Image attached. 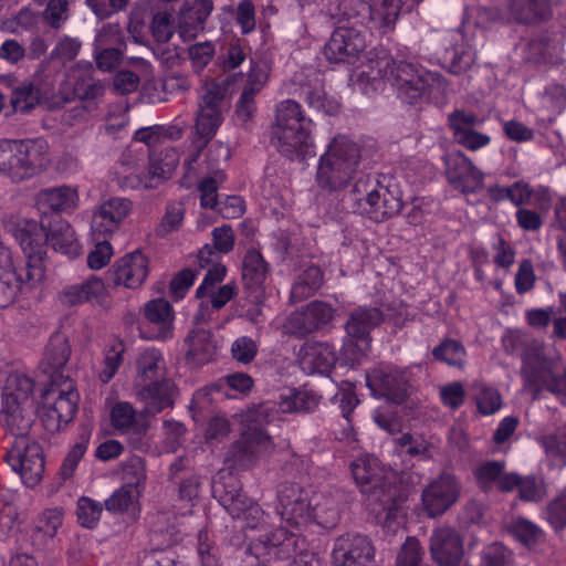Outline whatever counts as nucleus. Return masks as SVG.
<instances>
[{
  "label": "nucleus",
  "mask_w": 566,
  "mask_h": 566,
  "mask_svg": "<svg viewBox=\"0 0 566 566\" xmlns=\"http://www.w3.org/2000/svg\"><path fill=\"white\" fill-rule=\"evenodd\" d=\"M350 471L361 492L367 495L369 506L386 523L403 516L409 488L421 481L419 474L402 472L400 482L405 486H397L392 476L382 474L378 459L369 455L353 461Z\"/></svg>",
  "instance_id": "obj_1"
},
{
  "label": "nucleus",
  "mask_w": 566,
  "mask_h": 566,
  "mask_svg": "<svg viewBox=\"0 0 566 566\" xmlns=\"http://www.w3.org/2000/svg\"><path fill=\"white\" fill-rule=\"evenodd\" d=\"M378 64L382 78L396 90L403 103L415 105L438 98L447 91V82L440 73L406 61L382 60Z\"/></svg>",
  "instance_id": "obj_2"
},
{
  "label": "nucleus",
  "mask_w": 566,
  "mask_h": 566,
  "mask_svg": "<svg viewBox=\"0 0 566 566\" xmlns=\"http://www.w3.org/2000/svg\"><path fill=\"white\" fill-rule=\"evenodd\" d=\"M360 164L358 146L346 136H336L321 155L315 172L318 190L327 195L343 192L355 179Z\"/></svg>",
  "instance_id": "obj_3"
},
{
  "label": "nucleus",
  "mask_w": 566,
  "mask_h": 566,
  "mask_svg": "<svg viewBox=\"0 0 566 566\" xmlns=\"http://www.w3.org/2000/svg\"><path fill=\"white\" fill-rule=\"evenodd\" d=\"M312 127V119L303 114L297 102L282 101L275 109L272 143L283 156L290 159H304L306 156L314 155Z\"/></svg>",
  "instance_id": "obj_4"
},
{
  "label": "nucleus",
  "mask_w": 566,
  "mask_h": 566,
  "mask_svg": "<svg viewBox=\"0 0 566 566\" xmlns=\"http://www.w3.org/2000/svg\"><path fill=\"white\" fill-rule=\"evenodd\" d=\"M49 145L43 138L0 140V174L14 182L30 179L48 163Z\"/></svg>",
  "instance_id": "obj_5"
},
{
  "label": "nucleus",
  "mask_w": 566,
  "mask_h": 566,
  "mask_svg": "<svg viewBox=\"0 0 566 566\" xmlns=\"http://www.w3.org/2000/svg\"><path fill=\"white\" fill-rule=\"evenodd\" d=\"M350 196L357 205V211L375 222L386 221L399 213L402 208L399 191L370 175L360 176L355 180Z\"/></svg>",
  "instance_id": "obj_6"
},
{
  "label": "nucleus",
  "mask_w": 566,
  "mask_h": 566,
  "mask_svg": "<svg viewBox=\"0 0 566 566\" xmlns=\"http://www.w3.org/2000/svg\"><path fill=\"white\" fill-rule=\"evenodd\" d=\"M226 91L221 86L213 84L206 87L198 99V111L196 113V133L199 136L195 140L197 153L187 160L190 167L197 160L200 151L213 138L218 128L223 122V113L227 109L224 102Z\"/></svg>",
  "instance_id": "obj_7"
},
{
  "label": "nucleus",
  "mask_w": 566,
  "mask_h": 566,
  "mask_svg": "<svg viewBox=\"0 0 566 566\" xmlns=\"http://www.w3.org/2000/svg\"><path fill=\"white\" fill-rule=\"evenodd\" d=\"M4 459L19 473L27 486H35L44 473V457L41 446L29 437L14 438Z\"/></svg>",
  "instance_id": "obj_8"
},
{
  "label": "nucleus",
  "mask_w": 566,
  "mask_h": 566,
  "mask_svg": "<svg viewBox=\"0 0 566 566\" xmlns=\"http://www.w3.org/2000/svg\"><path fill=\"white\" fill-rule=\"evenodd\" d=\"M366 385L375 398L402 403L410 391L408 375L392 365H378L366 373Z\"/></svg>",
  "instance_id": "obj_9"
},
{
  "label": "nucleus",
  "mask_w": 566,
  "mask_h": 566,
  "mask_svg": "<svg viewBox=\"0 0 566 566\" xmlns=\"http://www.w3.org/2000/svg\"><path fill=\"white\" fill-rule=\"evenodd\" d=\"M461 482L457 475L443 471L421 493V504L428 517H437L449 511L461 496Z\"/></svg>",
  "instance_id": "obj_10"
},
{
  "label": "nucleus",
  "mask_w": 566,
  "mask_h": 566,
  "mask_svg": "<svg viewBox=\"0 0 566 566\" xmlns=\"http://www.w3.org/2000/svg\"><path fill=\"white\" fill-rule=\"evenodd\" d=\"M272 449L271 437L262 428L251 426L230 446L224 462L233 469H248Z\"/></svg>",
  "instance_id": "obj_11"
},
{
  "label": "nucleus",
  "mask_w": 566,
  "mask_h": 566,
  "mask_svg": "<svg viewBox=\"0 0 566 566\" xmlns=\"http://www.w3.org/2000/svg\"><path fill=\"white\" fill-rule=\"evenodd\" d=\"M214 496L233 518H243L245 526L255 528L263 518V510L250 497L242 493L238 481L216 483Z\"/></svg>",
  "instance_id": "obj_12"
},
{
  "label": "nucleus",
  "mask_w": 566,
  "mask_h": 566,
  "mask_svg": "<svg viewBox=\"0 0 566 566\" xmlns=\"http://www.w3.org/2000/svg\"><path fill=\"white\" fill-rule=\"evenodd\" d=\"M279 514L287 525L295 528L312 520V504L308 492L294 482L282 483L277 491Z\"/></svg>",
  "instance_id": "obj_13"
},
{
  "label": "nucleus",
  "mask_w": 566,
  "mask_h": 566,
  "mask_svg": "<svg viewBox=\"0 0 566 566\" xmlns=\"http://www.w3.org/2000/svg\"><path fill=\"white\" fill-rule=\"evenodd\" d=\"M335 315V308L323 301H313L301 311L293 312L286 319L285 328L291 335L303 338L325 329Z\"/></svg>",
  "instance_id": "obj_14"
},
{
  "label": "nucleus",
  "mask_w": 566,
  "mask_h": 566,
  "mask_svg": "<svg viewBox=\"0 0 566 566\" xmlns=\"http://www.w3.org/2000/svg\"><path fill=\"white\" fill-rule=\"evenodd\" d=\"M44 399L46 403L52 402L50 416L55 417L59 423L72 421L77 411L78 392L69 375L55 376L45 390Z\"/></svg>",
  "instance_id": "obj_15"
},
{
  "label": "nucleus",
  "mask_w": 566,
  "mask_h": 566,
  "mask_svg": "<svg viewBox=\"0 0 566 566\" xmlns=\"http://www.w3.org/2000/svg\"><path fill=\"white\" fill-rule=\"evenodd\" d=\"M446 176L454 189L463 193H475L483 187L484 175L472 160L461 151L443 156Z\"/></svg>",
  "instance_id": "obj_16"
},
{
  "label": "nucleus",
  "mask_w": 566,
  "mask_h": 566,
  "mask_svg": "<svg viewBox=\"0 0 566 566\" xmlns=\"http://www.w3.org/2000/svg\"><path fill=\"white\" fill-rule=\"evenodd\" d=\"M111 423L114 429L127 436L128 442L134 449L144 450L148 447L145 437L149 424L145 419L144 410L138 413L132 403L118 401L112 407Z\"/></svg>",
  "instance_id": "obj_17"
},
{
  "label": "nucleus",
  "mask_w": 566,
  "mask_h": 566,
  "mask_svg": "<svg viewBox=\"0 0 566 566\" xmlns=\"http://www.w3.org/2000/svg\"><path fill=\"white\" fill-rule=\"evenodd\" d=\"M448 123L454 142L468 150L476 151L491 142L489 135L478 130L484 119L474 113L455 109L448 115Z\"/></svg>",
  "instance_id": "obj_18"
},
{
  "label": "nucleus",
  "mask_w": 566,
  "mask_h": 566,
  "mask_svg": "<svg viewBox=\"0 0 566 566\" xmlns=\"http://www.w3.org/2000/svg\"><path fill=\"white\" fill-rule=\"evenodd\" d=\"M148 275V260L136 250L120 258L105 274L108 285L137 289Z\"/></svg>",
  "instance_id": "obj_19"
},
{
  "label": "nucleus",
  "mask_w": 566,
  "mask_h": 566,
  "mask_svg": "<svg viewBox=\"0 0 566 566\" xmlns=\"http://www.w3.org/2000/svg\"><path fill=\"white\" fill-rule=\"evenodd\" d=\"M333 566H369L374 557L370 541L360 534H345L335 539Z\"/></svg>",
  "instance_id": "obj_20"
},
{
  "label": "nucleus",
  "mask_w": 566,
  "mask_h": 566,
  "mask_svg": "<svg viewBox=\"0 0 566 566\" xmlns=\"http://www.w3.org/2000/svg\"><path fill=\"white\" fill-rule=\"evenodd\" d=\"M132 210V202L126 198L114 197L102 202L92 217V235H111L116 232Z\"/></svg>",
  "instance_id": "obj_21"
},
{
  "label": "nucleus",
  "mask_w": 566,
  "mask_h": 566,
  "mask_svg": "<svg viewBox=\"0 0 566 566\" xmlns=\"http://www.w3.org/2000/svg\"><path fill=\"white\" fill-rule=\"evenodd\" d=\"M366 46L365 36L355 27H339L333 33L325 46L328 61L339 63L357 56Z\"/></svg>",
  "instance_id": "obj_22"
},
{
  "label": "nucleus",
  "mask_w": 566,
  "mask_h": 566,
  "mask_svg": "<svg viewBox=\"0 0 566 566\" xmlns=\"http://www.w3.org/2000/svg\"><path fill=\"white\" fill-rule=\"evenodd\" d=\"M430 552L439 566H459L463 557L462 541L452 527H440L430 537Z\"/></svg>",
  "instance_id": "obj_23"
},
{
  "label": "nucleus",
  "mask_w": 566,
  "mask_h": 566,
  "mask_svg": "<svg viewBox=\"0 0 566 566\" xmlns=\"http://www.w3.org/2000/svg\"><path fill=\"white\" fill-rule=\"evenodd\" d=\"M144 314L149 328L143 332L146 338L166 340L172 337L174 310L168 301L165 298L149 301L145 305Z\"/></svg>",
  "instance_id": "obj_24"
},
{
  "label": "nucleus",
  "mask_w": 566,
  "mask_h": 566,
  "mask_svg": "<svg viewBox=\"0 0 566 566\" xmlns=\"http://www.w3.org/2000/svg\"><path fill=\"white\" fill-rule=\"evenodd\" d=\"M300 363L308 373L329 371L338 360L336 348L327 342H306L298 353Z\"/></svg>",
  "instance_id": "obj_25"
},
{
  "label": "nucleus",
  "mask_w": 566,
  "mask_h": 566,
  "mask_svg": "<svg viewBox=\"0 0 566 566\" xmlns=\"http://www.w3.org/2000/svg\"><path fill=\"white\" fill-rule=\"evenodd\" d=\"M60 301L66 306H76L85 302H95L106 306L107 294L105 283L95 275H92L82 283L65 286L60 294Z\"/></svg>",
  "instance_id": "obj_26"
},
{
  "label": "nucleus",
  "mask_w": 566,
  "mask_h": 566,
  "mask_svg": "<svg viewBox=\"0 0 566 566\" xmlns=\"http://www.w3.org/2000/svg\"><path fill=\"white\" fill-rule=\"evenodd\" d=\"M268 78V72L263 66L252 64L248 73L247 83L237 103V117L242 123L248 122L254 116L256 111L255 96L263 90Z\"/></svg>",
  "instance_id": "obj_27"
},
{
  "label": "nucleus",
  "mask_w": 566,
  "mask_h": 566,
  "mask_svg": "<svg viewBox=\"0 0 566 566\" xmlns=\"http://www.w3.org/2000/svg\"><path fill=\"white\" fill-rule=\"evenodd\" d=\"M385 319L384 313L371 306H358L348 313L345 322L346 335L366 343H371L370 332Z\"/></svg>",
  "instance_id": "obj_28"
},
{
  "label": "nucleus",
  "mask_w": 566,
  "mask_h": 566,
  "mask_svg": "<svg viewBox=\"0 0 566 566\" xmlns=\"http://www.w3.org/2000/svg\"><path fill=\"white\" fill-rule=\"evenodd\" d=\"M135 390L145 405L143 410L146 416H155L174 403L175 385L170 379H161Z\"/></svg>",
  "instance_id": "obj_29"
},
{
  "label": "nucleus",
  "mask_w": 566,
  "mask_h": 566,
  "mask_svg": "<svg viewBox=\"0 0 566 566\" xmlns=\"http://www.w3.org/2000/svg\"><path fill=\"white\" fill-rule=\"evenodd\" d=\"M268 264L262 254L252 249L249 250L243 259L242 280L244 284V293L259 301L264 295V282L268 276Z\"/></svg>",
  "instance_id": "obj_30"
},
{
  "label": "nucleus",
  "mask_w": 566,
  "mask_h": 566,
  "mask_svg": "<svg viewBox=\"0 0 566 566\" xmlns=\"http://www.w3.org/2000/svg\"><path fill=\"white\" fill-rule=\"evenodd\" d=\"M0 422L14 436L29 437L28 433L33 423V415L29 403L19 402L12 398H2Z\"/></svg>",
  "instance_id": "obj_31"
},
{
  "label": "nucleus",
  "mask_w": 566,
  "mask_h": 566,
  "mask_svg": "<svg viewBox=\"0 0 566 566\" xmlns=\"http://www.w3.org/2000/svg\"><path fill=\"white\" fill-rule=\"evenodd\" d=\"M401 10V0H374L365 20L373 32L387 34L394 31Z\"/></svg>",
  "instance_id": "obj_32"
},
{
  "label": "nucleus",
  "mask_w": 566,
  "mask_h": 566,
  "mask_svg": "<svg viewBox=\"0 0 566 566\" xmlns=\"http://www.w3.org/2000/svg\"><path fill=\"white\" fill-rule=\"evenodd\" d=\"M71 357L69 339L63 333H54L45 347L41 366L43 373L49 375L50 381L55 376L64 375L63 369Z\"/></svg>",
  "instance_id": "obj_33"
},
{
  "label": "nucleus",
  "mask_w": 566,
  "mask_h": 566,
  "mask_svg": "<svg viewBox=\"0 0 566 566\" xmlns=\"http://www.w3.org/2000/svg\"><path fill=\"white\" fill-rule=\"evenodd\" d=\"M41 226L43 229H48L45 234L46 241L55 251L65 254L69 258H75L80 254L81 245L69 222L56 217L53 223H49L48 226L44 223V220H42Z\"/></svg>",
  "instance_id": "obj_34"
},
{
  "label": "nucleus",
  "mask_w": 566,
  "mask_h": 566,
  "mask_svg": "<svg viewBox=\"0 0 566 566\" xmlns=\"http://www.w3.org/2000/svg\"><path fill=\"white\" fill-rule=\"evenodd\" d=\"M518 491V497L525 502H539L546 495L544 480L536 475H521L515 472L509 473L501 481L502 492Z\"/></svg>",
  "instance_id": "obj_35"
},
{
  "label": "nucleus",
  "mask_w": 566,
  "mask_h": 566,
  "mask_svg": "<svg viewBox=\"0 0 566 566\" xmlns=\"http://www.w3.org/2000/svg\"><path fill=\"white\" fill-rule=\"evenodd\" d=\"M549 0H510L507 20L523 24H535L549 18Z\"/></svg>",
  "instance_id": "obj_36"
},
{
  "label": "nucleus",
  "mask_w": 566,
  "mask_h": 566,
  "mask_svg": "<svg viewBox=\"0 0 566 566\" xmlns=\"http://www.w3.org/2000/svg\"><path fill=\"white\" fill-rule=\"evenodd\" d=\"M134 387H145L148 384L167 379L165 377V360L159 350L149 348L143 352L136 361Z\"/></svg>",
  "instance_id": "obj_37"
},
{
  "label": "nucleus",
  "mask_w": 566,
  "mask_h": 566,
  "mask_svg": "<svg viewBox=\"0 0 566 566\" xmlns=\"http://www.w3.org/2000/svg\"><path fill=\"white\" fill-rule=\"evenodd\" d=\"M234 232L231 226L223 224L212 230L213 245L205 244L198 252L197 261L200 269L210 264L218 253L227 254L234 248Z\"/></svg>",
  "instance_id": "obj_38"
},
{
  "label": "nucleus",
  "mask_w": 566,
  "mask_h": 566,
  "mask_svg": "<svg viewBox=\"0 0 566 566\" xmlns=\"http://www.w3.org/2000/svg\"><path fill=\"white\" fill-rule=\"evenodd\" d=\"M142 493L120 486L104 501L107 512L114 515L126 516L128 521H136L139 517V496Z\"/></svg>",
  "instance_id": "obj_39"
},
{
  "label": "nucleus",
  "mask_w": 566,
  "mask_h": 566,
  "mask_svg": "<svg viewBox=\"0 0 566 566\" xmlns=\"http://www.w3.org/2000/svg\"><path fill=\"white\" fill-rule=\"evenodd\" d=\"M188 344L187 359L195 365H205L212 360L217 353V344L209 331L193 329L186 339Z\"/></svg>",
  "instance_id": "obj_40"
},
{
  "label": "nucleus",
  "mask_w": 566,
  "mask_h": 566,
  "mask_svg": "<svg viewBox=\"0 0 566 566\" xmlns=\"http://www.w3.org/2000/svg\"><path fill=\"white\" fill-rule=\"evenodd\" d=\"M213 9L211 0H186L180 9L182 32L195 35L203 29V23Z\"/></svg>",
  "instance_id": "obj_41"
},
{
  "label": "nucleus",
  "mask_w": 566,
  "mask_h": 566,
  "mask_svg": "<svg viewBox=\"0 0 566 566\" xmlns=\"http://www.w3.org/2000/svg\"><path fill=\"white\" fill-rule=\"evenodd\" d=\"M40 102V91L38 86L30 82L24 81L12 87L8 111L6 116L12 114H27L32 111Z\"/></svg>",
  "instance_id": "obj_42"
},
{
  "label": "nucleus",
  "mask_w": 566,
  "mask_h": 566,
  "mask_svg": "<svg viewBox=\"0 0 566 566\" xmlns=\"http://www.w3.org/2000/svg\"><path fill=\"white\" fill-rule=\"evenodd\" d=\"M323 271L317 265H308L296 276L291 289V302H302L316 293L323 284Z\"/></svg>",
  "instance_id": "obj_43"
},
{
  "label": "nucleus",
  "mask_w": 566,
  "mask_h": 566,
  "mask_svg": "<svg viewBox=\"0 0 566 566\" xmlns=\"http://www.w3.org/2000/svg\"><path fill=\"white\" fill-rule=\"evenodd\" d=\"M105 88L99 80L92 76L91 70L84 75H77L74 83V94L81 101V108L92 113L97 108L98 101L104 95Z\"/></svg>",
  "instance_id": "obj_44"
},
{
  "label": "nucleus",
  "mask_w": 566,
  "mask_h": 566,
  "mask_svg": "<svg viewBox=\"0 0 566 566\" xmlns=\"http://www.w3.org/2000/svg\"><path fill=\"white\" fill-rule=\"evenodd\" d=\"M558 49V42L548 34H536L525 45L524 59L533 63H553L557 59Z\"/></svg>",
  "instance_id": "obj_45"
},
{
  "label": "nucleus",
  "mask_w": 566,
  "mask_h": 566,
  "mask_svg": "<svg viewBox=\"0 0 566 566\" xmlns=\"http://www.w3.org/2000/svg\"><path fill=\"white\" fill-rule=\"evenodd\" d=\"M562 357L557 352L548 357V363H539L534 366V371L530 369H521L520 374L525 389L531 390L534 397H538L542 392V386L549 377H553L555 370L559 367Z\"/></svg>",
  "instance_id": "obj_46"
},
{
  "label": "nucleus",
  "mask_w": 566,
  "mask_h": 566,
  "mask_svg": "<svg viewBox=\"0 0 566 566\" xmlns=\"http://www.w3.org/2000/svg\"><path fill=\"white\" fill-rule=\"evenodd\" d=\"M123 488L143 493L147 481L146 463L142 457L133 455L120 463Z\"/></svg>",
  "instance_id": "obj_47"
},
{
  "label": "nucleus",
  "mask_w": 566,
  "mask_h": 566,
  "mask_svg": "<svg viewBox=\"0 0 566 566\" xmlns=\"http://www.w3.org/2000/svg\"><path fill=\"white\" fill-rule=\"evenodd\" d=\"M329 10L338 21H353L354 24L365 25L370 3L367 0H337L331 4Z\"/></svg>",
  "instance_id": "obj_48"
},
{
  "label": "nucleus",
  "mask_w": 566,
  "mask_h": 566,
  "mask_svg": "<svg viewBox=\"0 0 566 566\" xmlns=\"http://www.w3.org/2000/svg\"><path fill=\"white\" fill-rule=\"evenodd\" d=\"M41 200L55 212H70L76 208L78 195L76 189L62 186L44 190Z\"/></svg>",
  "instance_id": "obj_49"
},
{
  "label": "nucleus",
  "mask_w": 566,
  "mask_h": 566,
  "mask_svg": "<svg viewBox=\"0 0 566 566\" xmlns=\"http://www.w3.org/2000/svg\"><path fill=\"white\" fill-rule=\"evenodd\" d=\"M539 443L553 465L558 468L566 465V426L542 436Z\"/></svg>",
  "instance_id": "obj_50"
},
{
  "label": "nucleus",
  "mask_w": 566,
  "mask_h": 566,
  "mask_svg": "<svg viewBox=\"0 0 566 566\" xmlns=\"http://www.w3.org/2000/svg\"><path fill=\"white\" fill-rule=\"evenodd\" d=\"M504 469L505 462L503 461H485L481 463L473 471L478 486L483 491H489L496 484L501 491V481L509 474L504 472Z\"/></svg>",
  "instance_id": "obj_51"
},
{
  "label": "nucleus",
  "mask_w": 566,
  "mask_h": 566,
  "mask_svg": "<svg viewBox=\"0 0 566 566\" xmlns=\"http://www.w3.org/2000/svg\"><path fill=\"white\" fill-rule=\"evenodd\" d=\"M436 360L451 367L462 368L465 363L467 350L461 342L453 338H444L432 349Z\"/></svg>",
  "instance_id": "obj_52"
},
{
  "label": "nucleus",
  "mask_w": 566,
  "mask_h": 566,
  "mask_svg": "<svg viewBox=\"0 0 566 566\" xmlns=\"http://www.w3.org/2000/svg\"><path fill=\"white\" fill-rule=\"evenodd\" d=\"M34 389L33 380L21 371H12L6 380L2 398H12L19 402H30V396Z\"/></svg>",
  "instance_id": "obj_53"
},
{
  "label": "nucleus",
  "mask_w": 566,
  "mask_h": 566,
  "mask_svg": "<svg viewBox=\"0 0 566 566\" xmlns=\"http://www.w3.org/2000/svg\"><path fill=\"white\" fill-rule=\"evenodd\" d=\"M489 196L494 201H502L507 199L516 207H520L530 201L532 189L526 182L523 181H516L509 187L494 185L489 188Z\"/></svg>",
  "instance_id": "obj_54"
},
{
  "label": "nucleus",
  "mask_w": 566,
  "mask_h": 566,
  "mask_svg": "<svg viewBox=\"0 0 566 566\" xmlns=\"http://www.w3.org/2000/svg\"><path fill=\"white\" fill-rule=\"evenodd\" d=\"M319 399L307 390L293 391L289 396H281L279 408L282 412H312L318 406Z\"/></svg>",
  "instance_id": "obj_55"
},
{
  "label": "nucleus",
  "mask_w": 566,
  "mask_h": 566,
  "mask_svg": "<svg viewBox=\"0 0 566 566\" xmlns=\"http://www.w3.org/2000/svg\"><path fill=\"white\" fill-rule=\"evenodd\" d=\"M302 95L310 107H313L325 114L331 115L336 113L338 109V104L333 98L327 97L323 86L319 83H316L313 87H303Z\"/></svg>",
  "instance_id": "obj_56"
},
{
  "label": "nucleus",
  "mask_w": 566,
  "mask_h": 566,
  "mask_svg": "<svg viewBox=\"0 0 566 566\" xmlns=\"http://www.w3.org/2000/svg\"><path fill=\"white\" fill-rule=\"evenodd\" d=\"M63 523V511L61 509H46L38 517L34 532L45 538L52 539Z\"/></svg>",
  "instance_id": "obj_57"
},
{
  "label": "nucleus",
  "mask_w": 566,
  "mask_h": 566,
  "mask_svg": "<svg viewBox=\"0 0 566 566\" xmlns=\"http://www.w3.org/2000/svg\"><path fill=\"white\" fill-rule=\"evenodd\" d=\"M554 349L549 348L543 340L534 339L526 352L521 354V369L534 371V366L539 363H548V357L554 355Z\"/></svg>",
  "instance_id": "obj_58"
},
{
  "label": "nucleus",
  "mask_w": 566,
  "mask_h": 566,
  "mask_svg": "<svg viewBox=\"0 0 566 566\" xmlns=\"http://www.w3.org/2000/svg\"><path fill=\"white\" fill-rule=\"evenodd\" d=\"M512 563L513 553L502 543H491L481 552L480 566H511Z\"/></svg>",
  "instance_id": "obj_59"
},
{
  "label": "nucleus",
  "mask_w": 566,
  "mask_h": 566,
  "mask_svg": "<svg viewBox=\"0 0 566 566\" xmlns=\"http://www.w3.org/2000/svg\"><path fill=\"white\" fill-rule=\"evenodd\" d=\"M312 518L325 528H333L339 521V505L332 499L326 497L312 509Z\"/></svg>",
  "instance_id": "obj_60"
},
{
  "label": "nucleus",
  "mask_w": 566,
  "mask_h": 566,
  "mask_svg": "<svg viewBox=\"0 0 566 566\" xmlns=\"http://www.w3.org/2000/svg\"><path fill=\"white\" fill-rule=\"evenodd\" d=\"M370 342H365L360 339H356L347 336L343 343L340 349V356L338 360L342 364L354 367L360 363L361 357H364L370 348Z\"/></svg>",
  "instance_id": "obj_61"
},
{
  "label": "nucleus",
  "mask_w": 566,
  "mask_h": 566,
  "mask_svg": "<svg viewBox=\"0 0 566 566\" xmlns=\"http://www.w3.org/2000/svg\"><path fill=\"white\" fill-rule=\"evenodd\" d=\"M103 506L99 502L83 496L77 501V520L86 528L94 527L101 518Z\"/></svg>",
  "instance_id": "obj_62"
},
{
  "label": "nucleus",
  "mask_w": 566,
  "mask_h": 566,
  "mask_svg": "<svg viewBox=\"0 0 566 566\" xmlns=\"http://www.w3.org/2000/svg\"><path fill=\"white\" fill-rule=\"evenodd\" d=\"M185 217V207L181 202H170L166 207V213L163 217L156 233L159 237H165L171 231H176L182 223Z\"/></svg>",
  "instance_id": "obj_63"
},
{
  "label": "nucleus",
  "mask_w": 566,
  "mask_h": 566,
  "mask_svg": "<svg viewBox=\"0 0 566 566\" xmlns=\"http://www.w3.org/2000/svg\"><path fill=\"white\" fill-rule=\"evenodd\" d=\"M510 531L517 541L526 546L535 545L542 536L539 527L524 518L514 520Z\"/></svg>",
  "instance_id": "obj_64"
}]
</instances>
